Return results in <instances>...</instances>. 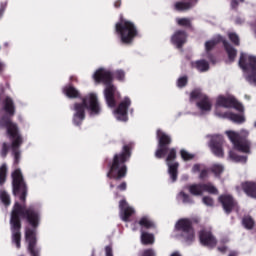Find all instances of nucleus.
Segmentation results:
<instances>
[{
  "label": "nucleus",
  "mask_w": 256,
  "mask_h": 256,
  "mask_svg": "<svg viewBox=\"0 0 256 256\" xmlns=\"http://www.w3.org/2000/svg\"><path fill=\"white\" fill-rule=\"evenodd\" d=\"M171 42L178 49L183 47V45L187 43V33L181 30L174 32V34L171 37Z\"/></svg>",
  "instance_id": "obj_19"
},
{
  "label": "nucleus",
  "mask_w": 256,
  "mask_h": 256,
  "mask_svg": "<svg viewBox=\"0 0 256 256\" xmlns=\"http://www.w3.org/2000/svg\"><path fill=\"white\" fill-rule=\"evenodd\" d=\"M3 13H5V8L0 9V17H3Z\"/></svg>",
  "instance_id": "obj_51"
},
{
  "label": "nucleus",
  "mask_w": 256,
  "mask_h": 256,
  "mask_svg": "<svg viewBox=\"0 0 256 256\" xmlns=\"http://www.w3.org/2000/svg\"><path fill=\"white\" fill-rule=\"evenodd\" d=\"M176 23L180 27H191V18H176Z\"/></svg>",
  "instance_id": "obj_36"
},
{
  "label": "nucleus",
  "mask_w": 256,
  "mask_h": 256,
  "mask_svg": "<svg viewBox=\"0 0 256 256\" xmlns=\"http://www.w3.org/2000/svg\"><path fill=\"white\" fill-rule=\"evenodd\" d=\"M129 157H131V148L129 146H124L122 152L114 156V160L107 177L117 180L123 179V177L127 175V166L125 165V161H127Z\"/></svg>",
  "instance_id": "obj_7"
},
{
  "label": "nucleus",
  "mask_w": 256,
  "mask_h": 256,
  "mask_svg": "<svg viewBox=\"0 0 256 256\" xmlns=\"http://www.w3.org/2000/svg\"><path fill=\"white\" fill-rule=\"evenodd\" d=\"M140 256H155V250L153 249L145 250Z\"/></svg>",
  "instance_id": "obj_43"
},
{
  "label": "nucleus",
  "mask_w": 256,
  "mask_h": 256,
  "mask_svg": "<svg viewBox=\"0 0 256 256\" xmlns=\"http://www.w3.org/2000/svg\"><path fill=\"white\" fill-rule=\"evenodd\" d=\"M209 177V171L207 169L202 168L199 174V179H207Z\"/></svg>",
  "instance_id": "obj_42"
},
{
  "label": "nucleus",
  "mask_w": 256,
  "mask_h": 256,
  "mask_svg": "<svg viewBox=\"0 0 256 256\" xmlns=\"http://www.w3.org/2000/svg\"><path fill=\"white\" fill-rule=\"evenodd\" d=\"M241 187L248 195V197H252L253 199H256V182L253 181H246L241 183Z\"/></svg>",
  "instance_id": "obj_21"
},
{
  "label": "nucleus",
  "mask_w": 256,
  "mask_h": 256,
  "mask_svg": "<svg viewBox=\"0 0 256 256\" xmlns=\"http://www.w3.org/2000/svg\"><path fill=\"white\" fill-rule=\"evenodd\" d=\"M4 69H5V64L3 63V61H0V73L4 71Z\"/></svg>",
  "instance_id": "obj_48"
},
{
  "label": "nucleus",
  "mask_w": 256,
  "mask_h": 256,
  "mask_svg": "<svg viewBox=\"0 0 256 256\" xmlns=\"http://www.w3.org/2000/svg\"><path fill=\"white\" fill-rule=\"evenodd\" d=\"M92 77L95 83H103L105 85L104 97L108 107H115L117 105L115 97H121V92L113 84V72L107 68H98Z\"/></svg>",
  "instance_id": "obj_5"
},
{
  "label": "nucleus",
  "mask_w": 256,
  "mask_h": 256,
  "mask_svg": "<svg viewBox=\"0 0 256 256\" xmlns=\"http://www.w3.org/2000/svg\"><path fill=\"white\" fill-rule=\"evenodd\" d=\"M225 134L231 141L235 151H240V153H251V142L247 140V137H249V130L242 129L240 132L227 130Z\"/></svg>",
  "instance_id": "obj_8"
},
{
  "label": "nucleus",
  "mask_w": 256,
  "mask_h": 256,
  "mask_svg": "<svg viewBox=\"0 0 256 256\" xmlns=\"http://www.w3.org/2000/svg\"><path fill=\"white\" fill-rule=\"evenodd\" d=\"M171 256H181L178 252H174Z\"/></svg>",
  "instance_id": "obj_54"
},
{
  "label": "nucleus",
  "mask_w": 256,
  "mask_h": 256,
  "mask_svg": "<svg viewBox=\"0 0 256 256\" xmlns=\"http://www.w3.org/2000/svg\"><path fill=\"white\" fill-rule=\"evenodd\" d=\"M175 232L177 237L184 241V243H193L195 241V230L191 225V220L181 219L175 225Z\"/></svg>",
  "instance_id": "obj_11"
},
{
  "label": "nucleus",
  "mask_w": 256,
  "mask_h": 256,
  "mask_svg": "<svg viewBox=\"0 0 256 256\" xmlns=\"http://www.w3.org/2000/svg\"><path fill=\"white\" fill-rule=\"evenodd\" d=\"M0 199L6 207H9V205H11V198L9 197V194H7V192L1 191Z\"/></svg>",
  "instance_id": "obj_35"
},
{
  "label": "nucleus",
  "mask_w": 256,
  "mask_h": 256,
  "mask_svg": "<svg viewBox=\"0 0 256 256\" xmlns=\"http://www.w3.org/2000/svg\"><path fill=\"white\" fill-rule=\"evenodd\" d=\"M115 79H117V81H125V71L123 70H116L114 73Z\"/></svg>",
  "instance_id": "obj_39"
},
{
  "label": "nucleus",
  "mask_w": 256,
  "mask_h": 256,
  "mask_svg": "<svg viewBox=\"0 0 256 256\" xmlns=\"http://www.w3.org/2000/svg\"><path fill=\"white\" fill-rule=\"evenodd\" d=\"M211 171H212V173H214V175L216 177H219V175H221V173H223V171H225V167H223L221 164H214L211 167Z\"/></svg>",
  "instance_id": "obj_34"
},
{
  "label": "nucleus",
  "mask_w": 256,
  "mask_h": 256,
  "mask_svg": "<svg viewBox=\"0 0 256 256\" xmlns=\"http://www.w3.org/2000/svg\"><path fill=\"white\" fill-rule=\"evenodd\" d=\"M202 201L207 207H213V205H215V201L209 196L203 197Z\"/></svg>",
  "instance_id": "obj_40"
},
{
  "label": "nucleus",
  "mask_w": 256,
  "mask_h": 256,
  "mask_svg": "<svg viewBox=\"0 0 256 256\" xmlns=\"http://www.w3.org/2000/svg\"><path fill=\"white\" fill-rule=\"evenodd\" d=\"M240 1V3H245V0H239Z\"/></svg>",
  "instance_id": "obj_55"
},
{
  "label": "nucleus",
  "mask_w": 256,
  "mask_h": 256,
  "mask_svg": "<svg viewBox=\"0 0 256 256\" xmlns=\"http://www.w3.org/2000/svg\"><path fill=\"white\" fill-rule=\"evenodd\" d=\"M12 180H13V194L20 195V201H25L27 197V188L25 187V181H23V174L21 173L20 169H16L12 173Z\"/></svg>",
  "instance_id": "obj_14"
},
{
  "label": "nucleus",
  "mask_w": 256,
  "mask_h": 256,
  "mask_svg": "<svg viewBox=\"0 0 256 256\" xmlns=\"http://www.w3.org/2000/svg\"><path fill=\"white\" fill-rule=\"evenodd\" d=\"M184 189H188L189 193L191 195H194L196 197H199L203 195V184H191L189 186L184 187Z\"/></svg>",
  "instance_id": "obj_23"
},
{
  "label": "nucleus",
  "mask_w": 256,
  "mask_h": 256,
  "mask_svg": "<svg viewBox=\"0 0 256 256\" xmlns=\"http://www.w3.org/2000/svg\"><path fill=\"white\" fill-rule=\"evenodd\" d=\"M115 30L122 43H125L126 45L133 43V39H135V37H137L139 34L135 23L127 19H121L119 22H117L115 25Z\"/></svg>",
  "instance_id": "obj_9"
},
{
  "label": "nucleus",
  "mask_w": 256,
  "mask_h": 256,
  "mask_svg": "<svg viewBox=\"0 0 256 256\" xmlns=\"http://www.w3.org/2000/svg\"><path fill=\"white\" fill-rule=\"evenodd\" d=\"M219 203H221L225 213H231L237 206V202L233 199V196L224 194L219 196Z\"/></svg>",
  "instance_id": "obj_17"
},
{
  "label": "nucleus",
  "mask_w": 256,
  "mask_h": 256,
  "mask_svg": "<svg viewBox=\"0 0 256 256\" xmlns=\"http://www.w3.org/2000/svg\"><path fill=\"white\" fill-rule=\"evenodd\" d=\"M157 139H158V149L155 152V157L157 159H162L164 155H168L166 157V165L168 167V175L172 183L177 181V177L179 175V162L175 161L177 159V150L175 148H167V145L171 144V136L165 133L163 130H157Z\"/></svg>",
  "instance_id": "obj_3"
},
{
  "label": "nucleus",
  "mask_w": 256,
  "mask_h": 256,
  "mask_svg": "<svg viewBox=\"0 0 256 256\" xmlns=\"http://www.w3.org/2000/svg\"><path fill=\"white\" fill-rule=\"evenodd\" d=\"M114 6H115V7H121V0H117V1L114 3Z\"/></svg>",
  "instance_id": "obj_49"
},
{
  "label": "nucleus",
  "mask_w": 256,
  "mask_h": 256,
  "mask_svg": "<svg viewBox=\"0 0 256 256\" xmlns=\"http://www.w3.org/2000/svg\"><path fill=\"white\" fill-rule=\"evenodd\" d=\"M117 189H119L120 191H125V189H127V183L123 182L117 187Z\"/></svg>",
  "instance_id": "obj_46"
},
{
  "label": "nucleus",
  "mask_w": 256,
  "mask_h": 256,
  "mask_svg": "<svg viewBox=\"0 0 256 256\" xmlns=\"http://www.w3.org/2000/svg\"><path fill=\"white\" fill-rule=\"evenodd\" d=\"M228 159L233 161V163H247V156H239L235 150L228 152Z\"/></svg>",
  "instance_id": "obj_25"
},
{
  "label": "nucleus",
  "mask_w": 256,
  "mask_h": 256,
  "mask_svg": "<svg viewBox=\"0 0 256 256\" xmlns=\"http://www.w3.org/2000/svg\"><path fill=\"white\" fill-rule=\"evenodd\" d=\"M85 109H89L90 115H100L101 114V104L99 103V96L97 93H88L80 102H75L73 111V123L79 126L85 121Z\"/></svg>",
  "instance_id": "obj_4"
},
{
  "label": "nucleus",
  "mask_w": 256,
  "mask_h": 256,
  "mask_svg": "<svg viewBox=\"0 0 256 256\" xmlns=\"http://www.w3.org/2000/svg\"><path fill=\"white\" fill-rule=\"evenodd\" d=\"M203 192L204 193H210L212 195H217L219 193V190H217V187L211 183L202 184Z\"/></svg>",
  "instance_id": "obj_29"
},
{
  "label": "nucleus",
  "mask_w": 256,
  "mask_h": 256,
  "mask_svg": "<svg viewBox=\"0 0 256 256\" xmlns=\"http://www.w3.org/2000/svg\"><path fill=\"white\" fill-rule=\"evenodd\" d=\"M15 115V104L11 97H6L2 103H0V127H5L7 134L12 140V155L14 157V163H19L21 159V150L19 148L23 145V136L19 133V127L17 124L11 122L10 117Z\"/></svg>",
  "instance_id": "obj_2"
},
{
  "label": "nucleus",
  "mask_w": 256,
  "mask_h": 256,
  "mask_svg": "<svg viewBox=\"0 0 256 256\" xmlns=\"http://www.w3.org/2000/svg\"><path fill=\"white\" fill-rule=\"evenodd\" d=\"M199 0H190L189 2H176L174 4V9L176 11H189V9H193L197 5Z\"/></svg>",
  "instance_id": "obj_22"
},
{
  "label": "nucleus",
  "mask_w": 256,
  "mask_h": 256,
  "mask_svg": "<svg viewBox=\"0 0 256 256\" xmlns=\"http://www.w3.org/2000/svg\"><path fill=\"white\" fill-rule=\"evenodd\" d=\"M139 225L142 226V228L144 229H153V227H155V223H153V220H151V218L147 216L140 219Z\"/></svg>",
  "instance_id": "obj_28"
},
{
  "label": "nucleus",
  "mask_w": 256,
  "mask_h": 256,
  "mask_svg": "<svg viewBox=\"0 0 256 256\" xmlns=\"http://www.w3.org/2000/svg\"><path fill=\"white\" fill-rule=\"evenodd\" d=\"M189 78L187 76H181L177 79L176 85L179 89H183L187 85Z\"/></svg>",
  "instance_id": "obj_38"
},
{
  "label": "nucleus",
  "mask_w": 256,
  "mask_h": 256,
  "mask_svg": "<svg viewBox=\"0 0 256 256\" xmlns=\"http://www.w3.org/2000/svg\"><path fill=\"white\" fill-rule=\"evenodd\" d=\"M7 151H9V146L7 145V143H4L1 150L2 157H5V155H7Z\"/></svg>",
  "instance_id": "obj_44"
},
{
  "label": "nucleus",
  "mask_w": 256,
  "mask_h": 256,
  "mask_svg": "<svg viewBox=\"0 0 256 256\" xmlns=\"http://www.w3.org/2000/svg\"><path fill=\"white\" fill-rule=\"evenodd\" d=\"M209 147L213 155L216 157H224L223 152V137L221 135H214L209 143Z\"/></svg>",
  "instance_id": "obj_16"
},
{
  "label": "nucleus",
  "mask_w": 256,
  "mask_h": 256,
  "mask_svg": "<svg viewBox=\"0 0 256 256\" xmlns=\"http://www.w3.org/2000/svg\"><path fill=\"white\" fill-rule=\"evenodd\" d=\"M20 217L27 219L28 223L33 227L26 228L25 239L28 243V250L32 256H39V249L35 248L37 245V232L35 228L39 227V221H41V214L34 207L25 208L24 205L16 202L14 204L10 224L12 231V241L15 243L17 249L21 248V220Z\"/></svg>",
  "instance_id": "obj_1"
},
{
  "label": "nucleus",
  "mask_w": 256,
  "mask_h": 256,
  "mask_svg": "<svg viewBox=\"0 0 256 256\" xmlns=\"http://www.w3.org/2000/svg\"><path fill=\"white\" fill-rule=\"evenodd\" d=\"M7 177V164H2L0 167V185L5 183V179Z\"/></svg>",
  "instance_id": "obj_37"
},
{
  "label": "nucleus",
  "mask_w": 256,
  "mask_h": 256,
  "mask_svg": "<svg viewBox=\"0 0 256 256\" xmlns=\"http://www.w3.org/2000/svg\"><path fill=\"white\" fill-rule=\"evenodd\" d=\"M141 242L143 245H153L155 243V236L147 232H142Z\"/></svg>",
  "instance_id": "obj_27"
},
{
  "label": "nucleus",
  "mask_w": 256,
  "mask_h": 256,
  "mask_svg": "<svg viewBox=\"0 0 256 256\" xmlns=\"http://www.w3.org/2000/svg\"><path fill=\"white\" fill-rule=\"evenodd\" d=\"M237 5H239V3L237 2V0H232L231 6H232L233 8H235V7H237Z\"/></svg>",
  "instance_id": "obj_47"
},
{
  "label": "nucleus",
  "mask_w": 256,
  "mask_h": 256,
  "mask_svg": "<svg viewBox=\"0 0 256 256\" xmlns=\"http://www.w3.org/2000/svg\"><path fill=\"white\" fill-rule=\"evenodd\" d=\"M243 18H237L236 19V23L238 24V25H241V23H243Z\"/></svg>",
  "instance_id": "obj_50"
},
{
  "label": "nucleus",
  "mask_w": 256,
  "mask_h": 256,
  "mask_svg": "<svg viewBox=\"0 0 256 256\" xmlns=\"http://www.w3.org/2000/svg\"><path fill=\"white\" fill-rule=\"evenodd\" d=\"M242 225L245 227V229H251L254 227L255 222L253 221L252 217L246 216L242 220Z\"/></svg>",
  "instance_id": "obj_33"
},
{
  "label": "nucleus",
  "mask_w": 256,
  "mask_h": 256,
  "mask_svg": "<svg viewBox=\"0 0 256 256\" xmlns=\"http://www.w3.org/2000/svg\"><path fill=\"white\" fill-rule=\"evenodd\" d=\"M105 253L106 256H113V248H111L110 246H106Z\"/></svg>",
  "instance_id": "obj_45"
},
{
  "label": "nucleus",
  "mask_w": 256,
  "mask_h": 256,
  "mask_svg": "<svg viewBox=\"0 0 256 256\" xmlns=\"http://www.w3.org/2000/svg\"><path fill=\"white\" fill-rule=\"evenodd\" d=\"M194 69H197L200 73H205L209 69V62L205 60H198L191 63Z\"/></svg>",
  "instance_id": "obj_24"
},
{
  "label": "nucleus",
  "mask_w": 256,
  "mask_h": 256,
  "mask_svg": "<svg viewBox=\"0 0 256 256\" xmlns=\"http://www.w3.org/2000/svg\"><path fill=\"white\" fill-rule=\"evenodd\" d=\"M63 93L66 95V97H69L70 99H75L80 95L79 90H77L73 86H66L63 89Z\"/></svg>",
  "instance_id": "obj_26"
},
{
  "label": "nucleus",
  "mask_w": 256,
  "mask_h": 256,
  "mask_svg": "<svg viewBox=\"0 0 256 256\" xmlns=\"http://www.w3.org/2000/svg\"><path fill=\"white\" fill-rule=\"evenodd\" d=\"M239 66L244 71L246 80L250 82L251 85H256V57L241 53Z\"/></svg>",
  "instance_id": "obj_10"
},
{
  "label": "nucleus",
  "mask_w": 256,
  "mask_h": 256,
  "mask_svg": "<svg viewBox=\"0 0 256 256\" xmlns=\"http://www.w3.org/2000/svg\"><path fill=\"white\" fill-rule=\"evenodd\" d=\"M177 199L182 201V203H193V199H191L189 194L185 193V189L178 193Z\"/></svg>",
  "instance_id": "obj_31"
},
{
  "label": "nucleus",
  "mask_w": 256,
  "mask_h": 256,
  "mask_svg": "<svg viewBox=\"0 0 256 256\" xmlns=\"http://www.w3.org/2000/svg\"><path fill=\"white\" fill-rule=\"evenodd\" d=\"M217 107H224L225 109H235L240 114H235L231 112L221 113L219 112V109L216 111V115L218 117H222V119H229L233 123H236L237 125H243L245 123V107H243V104H241L237 99H235L233 96H218L216 100Z\"/></svg>",
  "instance_id": "obj_6"
},
{
  "label": "nucleus",
  "mask_w": 256,
  "mask_h": 256,
  "mask_svg": "<svg viewBox=\"0 0 256 256\" xmlns=\"http://www.w3.org/2000/svg\"><path fill=\"white\" fill-rule=\"evenodd\" d=\"M203 169V164H194L191 169V173H199Z\"/></svg>",
  "instance_id": "obj_41"
},
{
  "label": "nucleus",
  "mask_w": 256,
  "mask_h": 256,
  "mask_svg": "<svg viewBox=\"0 0 256 256\" xmlns=\"http://www.w3.org/2000/svg\"><path fill=\"white\" fill-rule=\"evenodd\" d=\"M190 101L196 102V107L202 115L209 113L213 108V102L201 89H195L190 93Z\"/></svg>",
  "instance_id": "obj_12"
},
{
  "label": "nucleus",
  "mask_w": 256,
  "mask_h": 256,
  "mask_svg": "<svg viewBox=\"0 0 256 256\" xmlns=\"http://www.w3.org/2000/svg\"><path fill=\"white\" fill-rule=\"evenodd\" d=\"M220 41L223 42L224 49L228 55V59L230 62L235 61V57H237V49L233 47L227 40L223 39L221 35H216L213 39L206 41L205 43V49L206 51H211L217 43H220Z\"/></svg>",
  "instance_id": "obj_13"
},
{
  "label": "nucleus",
  "mask_w": 256,
  "mask_h": 256,
  "mask_svg": "<svg viewBox=\"0 0 256 256\" xmlns=\"http://www.w3.org/2000/svg\"><path fill=\"white\" fill-rule=\"evenodd\" d=\"M200 243L205 247H215L217 245V240L209 231H201L200 232Z\"/></svg>",
  "instance_id": "obj_20"
},
{
  "label": "nucleus",
  "mask_w": 256,
  "mask_h": 256,
  "mask_svg": "<svg viewBox=\"0 0 256 256\" xmlns=\"http://www.w3.org/2000/svg\"><path fill=\"white\" fill-rule=\"evenodd\" d=\"M218 249H219V251H221L222 253H225V251L227 250L226 247H222V248H218Z\"/></svg>",
  "instance_id": "obj_52"
},
{
  "label": "nucleus",
  "mask_w": 256,
  "mask_h": 256,
  "mask_svg": "<svg viewBox=\"0 0 256 256\" xmlns=\"http://www.w3.org/2000/svg\"><path fill=\"white\" fill-rule=\"evenodd\" d=\"M229 256H237V252H231Z\"/></svg>",
  "instance_id": "obj_53"
},
{
  "label": "nucleus",
  "mask_w": 256,
  "mask_h": 256,
  "mask_svg": "<svg viewBox=\"0 0 256 256\" xmlns=\"http://www.w3.org/2000/svg\"><path fill=\"white\" fill-rule=\"evenodd\" d=\"M180 157L185 162L193 161L195 159V154L187 151L186 149H181L180 150Z\"/></svg>",
  "instance_id": "obj_30"
},
{
  "label": "nucleus",
  "mask_w": 256,
  "mask_h": 256,
  "mask_svg": "<svg viewBox=\"0 0 256 256\" xmlns=\"http://www.w3.org/2000/svg\"><path fill=\"white\" fill-rule=\"evenodd\" d=\"M119 209L122 221H129V217H131L135 213V208L130 206L125 200L120 201Z\"/></svg>",
  "instance_id": "obj_18"
},
{
  "label": "nucleus",
  "mask_w": 256,
  "mask_h": 256,
  "mask_svg": "<svg viewBox=\"0 0 256 256\" xmlns=\"http://www.w3.org/2000/svg\"><path fill=\"white\" fill-rule=\"evenodd\" d=\"M228 39L233 43V45H236L239 47L241 45V40L239 39V35L235 32H228Z\"/></svg>",
  "instance_id": "obj_32"
},
{
  "label": "nucleus",
  "mask_w": 256,
  "mask_h": 256,
  "mask_svg": "<svg viewBox=\"0 0 256 256\" xmlns=\"http://www.w3.org/2000/svg\"><path fill=\"white\" fill-rule=\"evenodd\" d=\"M129 107H131V99L129 97H125L113 111L115 119L117 121H127V111H129Z\"/></svg>",
  "instance_id": "obj_15"
}]
</instances>
